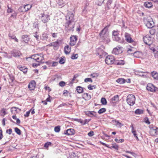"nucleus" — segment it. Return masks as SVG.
Wrapping results in <instances>:
<instances>
[{"mask_svg": "<svg viewBox=\"0 0 158 158\" xmlns=\"http://www.w3.org/2000/svg\"><path fill=\"white\" fill-rule=\"evenodd\" d=\"M84 81L85 82H93V81H92V80L90 78H86L84 80Z\"/></svg>", "mask_w": 158, "mask_h": 158, "instance_id": "51", "label": "nucleus"}, {"mask_svg": "<svg viewBox=\"0 0 158 158\" xmlns=\"http://www.w3.org/2000/svg\"><path fill=\"white\" fill-rule=\"evenodd\" d=\"M98 74L94 73L90 74V76L91 77L93 78H94L98 77Z\"/></svg>", "mask_w": 158, "mask_h": 158, "instance_id": "45", "label": "nucleus"}, {"mask_svg": "<svg viewBox=\"0 0 158 158\" xmlns=\"http://www.w3.org/2000/svg\"><path fill=\"white\" fill-rule=\"evenodd\" d=\"M134 48L133 47L132 48H131H131H128V50H127L128 53L129 54H133V52H135L134 50Z\"/></svg>", "mask_w": 158, "mask_h": 158, "instance_id": "38", "label": "nucleus"}, {"mask_svg": "<svg viewBox=\"0 0 158 158\" xmlns=\"http://www.w3.org/2000/svg\"><path fill=\"white\" fill-rule=\"evenodd\" d=\"M51 144V143L50 142H48L45 143L44 145V147L47 148Z\"/></svg>", "mask_w": 158, "mask_h": 158, "instance_id": "53", "label": "nucleus"}, {"mask_svg": "<svg viewBox=\"0 0 158 158\" xmlns=\"http://www.w3.org/2000/svg\"><path fill=\"white\" fill-rule=\"evenodd\" d=\"M74 130L73 129L70 128L69 129L64 131V134L68 135H73L74 133Z\"/></svg>", "mask_w": 158, "mask_h": 158, "instance_id": "14", "label": "nucleus"}, {"mask_svg": "<svg viewBox=\"0 0 158 158\" xmlns=\"http://www.w3.org/2000/svg\"><path fill=\"white\" fill-rule=\"evenodd\" d=\"M65 60L64 57V58H63L62 57H60V60L59 61V63L61 64H64L65 63Z\"/></svg>", "mask_w": 158, "mask_h": 158, "instance_id": "42", "label": "nucleus"}, {"mask_svg": "<svg viewBox=\"0 0 158 158\" xmlns=\"http://www.w3.org/2000/svg\"><path fill=\"white\" fill-rule=\"evenodd\" d=\"M116 125L117 126H118L120 127H121V126L123 125V124H122L121 123L119 122L117 120H115L114 121Z\"/></svg>", "mask_w": 158, "mask_h": 158, "instance_id": "37", "label": "nucleus"}, {"mask_svg": "<svg viewBox=\"0 0 158 158\" xmlns=\"http://www.w3.org/2000/svg\"><path fill=\"white\" fill-rule=\"evenodd\" d=\"M106 111V108H103L100 109L98 111V113L100 114H102L105 112Z\"/></svg>", "mask_w": 158, "mask_h": 158, "instance_id": "39", "label": "nucleus"}, {"mask_svg": "<svg viewBox=\"0 0 158 158\" xmlns=\"http://www.w3.org/2000/svg\"><path fill=\"white\" fill-rule=\"evenodd\" d=\"M76 90L79 94L81 93L83 91V89L82 87L80 86H78L76 87Z\"/></svg>", "mask_w": 158, "mask_h": 158, "instance_id": "26", "label": "nucleus"}, {"mask_svg": "<svg viewBox=\"0 0 158 158\" xmlns=\"http://www.w3.org/2000/svg\"><path fill=\"white\" fill-rule=\"evenodd\" d=\"M145 44L148 45H150L152 44L153 40H143Z\"/></svg>", "mask_w": 158, "mask_h": 158, "instance_id": "35", "label": "nucleus"}, {"mask_svg": "<svg viewBox=\"0 0 158 158\" xmlns=\"http://www.w3.org/2000/svg\"><path fill=\"white\" fill-rule=\"evenodd\" d=\"M84 96L87 100H89L91 98L90 95L88 94V93H84Z\"/></svg>", "mask_w": 158, "mask_h": 158, "instance_id": "46", "label": "nucleus"}, {"mask_svg": "<svg viewBox=\"0 0 158 158\" xmlns=\"http://www.w3.org/2000/svg\"><path fill=\"white\" fill-rule=\"evenodd\" d=\"M70 40H77V36L76 35H72L70 37Z\"/></svg>", "mask_w": 158, "mask_h": 158, "instance_id": "59", "label": "nucleus"}, {"mask_svg": "<svg viewBox=\"0 0 158 158\" xmlns=\"http://www.w3.org/2000/svg\"><path fill=\"white\" fill-rule=\"evenodd\" d=\"M57 2L58 5L61 7H63L65 5L63 0H58Z\"/></svg>", "mask_w": 158, "mask_h": 158, "instance_id": "25", "label": "nucleus"}, {"mask_svg": "<svg viewBox=\"0 0 158 158\" xmlns=\"http://www.w3.org/2000/svg\"><path fill=\"white\" fill-rule=\"evenodd\" d=\"M146 26L148 28H151L153 27V22H148L146 24Z\"/></svg>", "mask_w": 158, "mask_h": 158, "instance_id": "28", "label": "nucleus"}, {"mask_svg": "<svg viewBox=\"0 0 158 158\" xmlns=\"http://www.w3.org/2000/svg\"><path fill=\"white\" fill-rule=\"evenodd\" d=\"M59 42L58 40L55 42L51 43L49 44V45L50 46H53L54 47H57L59 46Z\"/></svg>", "mask_w": 158, "mask_h": 158, "instance_id": "24", "label": "nucleus"}, {"mask_svg": "<svg viewBox=\"0 0 158 158\" xmlns=\"http://www.w3.org/2000/svg\"><path fill=\"white\" fill-rule=\"evenodd\" d=\"M60 130V126H56L54 128V131L56 132H59Z\"/></svg>", "mask_w": 158, "mask_h": 158, "instance_id": "41", "label": "nucleus"}, {"mask_svg": "<svg viewBox=\"0 0 158 158\" xmlns=\"http://www.w3.org/2000/svg\"><path fill=\"white\" fill-rule=\"evenodd\" d=\"M90 119L88 120L87 119H85L83 121V125H85L88 123L90 120Z\"/></svg>", "mask_w": 158, "mask_h": 158, "instance_id": "60", "label": "nucleus"}, {"mask_svg": "<svg viewBox=\"0 0 158 158\" xmlns=\"http://www.w3.org/2000/svg\"><path fill=\"white\" fill-rule=\"evenodd\" d=\"M123 49L122 47H117L113 49L112 53L115 55H118L123 52Z\"/></svg>", "mask_w": 158, "mask_h": 158, "instance_id": "7", "label": "nucleus"}, {"mask_svg": "<svg viewBox=\"0 0 158 158\" xmlns=\"http://www.w3.org/2000/svg\"><path fill=\"white\" fill-rule=\"evenodd\" d=\"M1 112L3 114H2L1 115L2 116H4L6 114V109H2L1 111Z\"/></svg>", "mask_w": 158, "mask_h": 158, "instance_id": "55", "label": "nucleus"}, {"mask_svg": "<svg viewBox=\"0 0 158 158\" xmlns=\"http://www.w3.org/2000/svg\"><path fill=\"white\" fill-rule=\"evenodd\" d=\"M111 100L113 103H116L118 102L119 100V96L118 95L114 96L112 98Z\"/></svg>", "mask_w": 158, "mask_h": 158, "instance_id": "23", "label": "nucleus"}, {"mask_svg": "<svg viewBox=\"0 0 158 158\" xmlns=\"http://www.w3.org/2000/svg\"><path fill=\"white\" fill-rule=\"evenodd\" d=\"M77 40H70V45L71 46H74L76 43Z\"/></svg>", "mask_w": 158, "mask_h": 158, "instance_id": "48", "label": "nucleus"}, {"mask_svg": "<svg viewBox=\"0 0 158 158\" xmlns=\"http://www.w3.org/2000/svg\"><path fill=\"white\" fill-rule=\"evenodd\" d=\"M40 16L41 21L44 23H47L50 20L49 16L44 13L40 14Z\"/></svg>", "mask_w": 158, "mask_h": 158, "instance_id": "6", "label": "nucleus"}, {"mask_svg": "<svg viewBox=\"0 0 158 158\" xmlns=\"http://www.w3.org/2000/svg\"><path fill=\"white\" fill-rule=\"evenodd\" d=\"M116 81L120 84H123L125 82V80L123 78H119L116 80Z\"/></svg>", "mask_w": 158, "mask_h": 158, "instance_id": "29", "label": "nucleus"}, {"mask_svg": "<svg viewBox=\"0 0 158 158\" xmlns=\"http://www.w3.org/2000/svg\"><path fill=\"white\" fill-rule=\"evenodd\" d=\"M135 101V97L134 95L129 94L127 97V102L130 106H132L134 104Z\"/></svg>", "mask_w": 158, "mask_h": 158, "instance_id": "3", "label": "nucleus"}, {"mask_svg": "<svg viewBox=\"0 0 158 158\" xmlns=\"http://www.w3.org/2000/svg\"><path fill=\"white\" fill-rule=\"evenodd\" d=\"M101 102L102 104L103 105H106L107 104V101L105 98H102L101 99Z\"/></svg>", "mask_w": 158, "mask_h": 158, "instance_id": "40", "label": "nucleus"}, {"mask_svg": "<svg viewBox=\"0 0 158 158\" xmlns=\"http://www.w3.org/2000/svg\"><path fill=\"white\" fill-rule=\"evenodd\" d=\"M58 34L57 33H53L52 34V36L53 38H56L57 36V35Z\"/></svg>", "mask_w": 158, "mask_h": 158, "instance_id": "64", "label": "nucleus"}, {"mask_svg": "<svg viewBox=\"0 0 158 158\" xmlns=\"http://www.w3.org/2000/svg\"><path fill=\"white\" fill-rule=\"evenodd\" d=\"M85 112L86 115L89 117L92 118L97 117V113L95 111L88 110L85 111Z\"/></svg>", "mask_w": 158, "mask_h": 158, "instance_id": "9", "label": "nucleus"}, {"mask_svg": "<svg viewBox=\"0 0 158 158\" xmlns=\"http://www.w3.org/2000/svg\"><path fill=\"white\" fill-rule=\"evenodd\" d=\"M104 49V47L103 45L101 46V48H98L96 49V52L97 54L100 56V57L102 58L103 56H105L106 53L103 50Z\"/></svg>", "mask_w": 158, "mask_h": 158, "instance_id": "5", "label": "nucleus"}, {"mask_svg": "<svg viewBox=\"0 0 158 158\" xmlns=\"http://www.w3.org/2000/svg\"><path fill=\"white\" fill-rule=\"evenodd\" d=\"M119 31L118 30H113L112 32V36L113 39L115 40H120V38L119 37Z\"/></svg>", "mask_w": 158, "mask_h": 158, "instance_id": "11", "label": "nucleus"}, {"mask_svg": "<svg viewBox=\"0 0 158 158\" xmlns=\"http://www.w3.org/2000/svg\"><path fill=\"white\" fill-rule=\"evenodd\" d=\"M152 76L154 79L158 80V73L155 71H153L151 73Z\"/></svg>", "mask_w": 158, "mask_h": 158, "instance_id": "20", "label": "nucleus"}, {"mask_svg": "<svg viewBox=\"0 0 158 158\" xmlns=\"http://www.w3.org/2000/svg\"><path fill=\"white\" fill-rule=\"evenodd\" d=\"M9 79L11 82H13L14 79L15 77L12 74H9Z\"/></svg>", "mask_w": 158, "mask_h": 158, "instance_id": "47", "label": "nucleus"}, {"mask_svg": "<svg viewBox=\"0 0 158 158\" xmlns=\"http://www.w3.org/2000/svg\"><path fill=\"white\" fill-rule=\"evenodd\" d=\"M115 59L112 55H108L106 57L105 59L106 63L108 65H111L114 63Z\"/></svg>", "mask_w": 158, "mask_h": 158, "instance_id": "4", "label": "nucleus"}, {"mask_svg": "<svg viewBox=\"0 0 158 158\" xmlns=\"http://www.w3.org/2000/svg\"><path fill=\"white\" fill-rule=\"evenodd\" d=\"M145 72H143L141 71H140L139 70H135V74L136 75L141 76V77H143L145 76L143 74V73H145Z\"/></svg>", "mask_w": 158, "mask_h": 158, "instance_id": "18", "label": "nucleus"}, {"mask_svg": "<svg viewBox=\"0 0 158 158\" xmlns=\"http://www.w3.org/2000/svg\"><path fill=\"white\" fill-rule=\"evenodd\" d=\"M31 6L30 4H27L25 5L24 6V8L25 11H27L30 9Z\"/></svg>", "mask_w": 158, "mask_h": 158, "instance_id": "36", "label": "nucleus"}, {"mask_svg": "<svg viewBox=\"0 0 158 158\" xmlns=\"http://www.w3.org/2000/svg\"><path fill=\"white\" fill-rule=\"evenodd\" d=\"M78 57V55L77 54H73L71 56V58L73 60L76 59Z\"/></svg>", "mask_w": 158, "mask_h": 158, "instance_id": "49", "label": "nucleus"}, {"mask_svg": "<svg viewBox=\"0 0 158 158\" xmlns=\"http://www.w3.org/2000/svg\"><path fill=\"white\" fill-rule=\"evenodd\" d=\"M69 158H78V157L75 153L72 152L70 154Z\"/></svg>", "mask_w": 158, "mask_h": 158, "instance_id": "31", "label": "nucleus"}, {"mask_svg": "<svg viewBox=\"0 0 158 158\" xmlns=\"http://www.w3.org/2000/svg\"><path fill=\"white\" fill-rule=\"evenodd\" d=\"M150 134L152 136H156L158 134V127H154L151 128L150 131Z\"/></svg>", "mask_w": 158, "mask_h": 158, "instance_id": "8", "label": "nucleus"}, {"mask_svg": "<svg viewBox=\"0 0 158 158\" xmlns=\"http://www.w3.org/2000/svg\"><path fill=\"white\" fill-rule=\"evenodd\" d=\"M88 135L89 136L91 137L94 135V132L93 131H91L88 133Z\"/></svg>", "mask_w": 158, "mask_h": 158, "instance_id": "58", "label": "nucleus"}, {"mask_svg": "<svg viewBox=\"0 0 158 158\" xmlns=\"http://www.w3.org/2000/svg\"><path fill=\"white\" fill-rule=\"evenodd\" d=\"M35 82L34 81H31L28 85V88L30 90L35 89Z\"/></svg>", "mask_w": 158, "mask_h": 158, "instance_id": "13", "label": "nucleus"}, {"mask_svg": "<svg viewBox=\"0 0 158 158\" xmlns=\"http://www.w3.org/2000/svg\"><path fill=\"white\" fill-rule=\"evenodd\" d=\"M12 132V130L11 129H7L6 131V132L8 133L9 135Z\"/></svg>", "mask_w": 158, "mask_h": 158, "instance_id": "63", "label": "nucleus"}, {"mask_svg": "<svg viewBox=\"0 0 158 158\" xmlns=\"http://www.w3.org/2000/svg\"><path fill=\"white\" fill-rule=\"evenodd\" d=\"M111 148L115 149L118 150V145H113L111 146Z\"/></svg>", "mask_w": 158, "mask_h": 158, "instance_id": "62", "label": "nucleus"}, {"mask_svg": "<svg viewBox=\"0 0 158 158\" xmlns=\"http://www.w3.org/2000/svg\"><path fill=\"white\" fill-rule=\"evenodd\" d=\"M146 89L149 91L154 92L157 89V88L155 87L153 84L148 83L147 85Z\"/></svg>", "mask_w": 158, "mask_h": 158, "instance_id": "10", "label": "nucleus"}, {"mask_svg": "<svg viewBox=\"0 0 158 158\" xmlns=\"http://www.w3.org/2000/svg\"><path fill=\"white\" fill-rule=\"evenodd\" d=\"M11 54L13 56L15 57H19L21 54L19 51L16 50H14Z\"/></svg>", "mask_w": 158, "mask_h": 158, "instance_id": "15", "label": "nucleus"}, {"mask_svg": "<svg viewBox=\"0 0 158 158\" xmlns=\"http://www.w3.org/2000/svg\"><path fill=\"white\" fill-rule=\"evenodd\" d=\"M31 109L29 111H27L26 114L24 115V116L25 117H28L29 115V114L31 112Z\"/></svg>", "mask_w": 158, "mask_h": 158, "instance_id": "56", "label": "nucleus"}, {"mask_svg": "<svg viewBox=\"0 0 158 158\" xmlns=\"http://www.w3.org/2000/svg\"><path fill=\"white\" fill-rule=\"evenodd\" d=\"M150 49L152 50L155 53L154 56L156 58H158V51L156 50L153 48H150Z\"/></svg>", "mask_w": 158, "mask_h": 158, "instance_id": "32", "label": "nucleus"}, {"mask_svg": "<svg viewBox=\"0 0 158 158\" xmlns=\"http://www.w3.org/2000/svg\"><path fill=\"white\" fill-rule=\"evenodd\" d=\"M75 120L81 123L82 125H83V120L81 119H75Z\"/></svg>", "mask_w": 158, "mask_h": 158, "instance_id": "50", "label": "nucleus"}, {"mask_svg": "<svg viewBox=\"0 0 158 158\" xmlns=\"http://www.w3.org/2000/svg\"><path fill=\"white\" fill-rule=\"evenodd\" d=\"M33 35L37 40L38 39L39 35L37 32L34 33Z\"/></svg>", "mask_w": 158, "mask_h": 158, "instance_id": "57", "label": "nucleus"}, {"mask_svg": "<svg viewBox=\"0 0 158 158\" xmlns=\"http://www.w3.org/2000/svg\"><path fill=\"white\" fill-rule=\"evenodd\" d=\"M15 132L19 135H20L21 134V131L18 128L16 127L15 128Z\"/></svg>", "mask_w": 158, "mask_h": 158, "instance_id": "43", "label": "nucleus"}, {"mask_svg": "<svg viewBox=\"0 0 158 158\" xmlns=\"http://www.w3.org/2000/svg\"><path fill=\"white\" fill-rule=\"evenodd\" d=\"M104 0H98V4L101 6L103 3Z\"/></svg>", "mask_w": 158, "mask_h": 158, "instance_id": "52", "label": "nucleus"}, {"mask_svg": "<svg viewBox=\"0 0 158 158\" xmlns=\"http://www.w3.org/2000/svg\"><path fill=\"white\" fill-rule=\"evenodd\" d=\"M145 122L146 123H147L148 124H149L150 123V122L149 121V120L147 117L145 118Z\"/></svg>", "mask_w": 158, "mask_h": 158, "instance_id": "61", "label": "nucleus"}, {"mask_svg": "<svg viewBox=\"0 0 158 158\" xmlns=\"http://www.w3.org/2000/svg\"><path fill=\"white\" fill-rule=\"evenodd\" d=\"M150 32L151 35H150L148 34L146 35L145 36L143 37V40H145L146 39L149 40L148 39L152 38V36H153V33L152 34L151 31H150Z\"/></svg>", "mask_w": 158, "mask_h": 158, "instance_id": "27", "label": "nucleus"}, {"mask_svg": "<svg viewBox=\"0 0 158 158\" xmlns=\"http://www.w3.org/2000/svg\"><path fill=\"white\" fill-rule=\"evenodd\" d=\"M39 55L38 54H35L33 55L31 57V58L35 60L37 62H41L42 60L43 57L41 56L39 57Z\"/></svg>", "mask_w": 158, "mask_h": 158, "instance_id": "12", "label": "nucleus"}, {"mask_svg": "<svg viewBox=\"0 0 158 158\" xmlns=\"http://www.w3.org/2000/svg\"><path fill=\"white\" fill-rule=\"evenodd\" d=\"M17 68L19 69L20 71H23L24 74H25L27 72V68L26 67H22L20 65H19L18 66Z\"/></svg>", "mask_w": 158, "mask_h": 158, "instance_id": "16", "label": "nucleus"}, {"mask_svg": "<svg viewBox=\"0 0 158 158\" xmlns=\"http://www.w3.org/2000/svg\"><path fill=\"white\" fill-rule=\"evenodd\" d=\"M134 56L136 57H139V56L140 52L139 51H135L133 52Z\"/></svg>", "mask_w": 158, "mask_h": 158, "instance_id": "34", "label": "nucleus"}, {"mask_svg": "<svg viewBox=\"0 0 158 158\" xmlns=\"http://www.w3.org/2000/svg\"><path fill=\"white\" fill-rule=\"evenodd\" d=\"M144 6L146 8H151L152 6V4L151 2H146L144 3Z\"/></svg>", "mask_w": 158, "mask_h": 158, "instance_id": "19", "label": "nucleus"}, {"mask_svg": "<svg viewBox=\"0 0 158 158\" xmlns=\"http://www.w3.org/2000/svg\"><path fill=\"white\" fill-rule=\"evenodd\" d=\"M143 113V110H142L137 109L135 111V113L136 114H142Z\"/></svg>", "mask_w": 158, "mask_h": 158, "instance_id": "33", "label": "nucleus"}, {"mask_svg": "<svg viewBox=\"0 0 158 158\" xmlns=\"http://www.w3.org/2000/svg\"><path fill=\"white\" fill-rule=\"evenodd\" d=\"M124 61L123 60H115L114 64L117 65H123L124 64Z\"/></svg>", "mask_w": 158, "mask_h": 158, "instance_id": "21", "label": "nucleus"}, {"mask_svg": "<svg viewBox=\"0 0 158 158\" xmlns=\"http://www.w3.org/2000/svg\"><path fill=\"white\" fill-rule=\"evenodd\" d=\"M110 26V24L107 25L101 31L99 34L101 39L105 40L107 38L109 35L108 31Z\"/></svg>", "mask_w": 158, "mask_h": 158, "instance_id": "2", "label": "nucleus"}, {"mask_svg": "<svg viewBox=\"0 0 158 158\" xmlns=\"http://www.w3.org/2000/svg\"><path fill=\"white\" fill-rule=\"evenodd\" d=\"M125 40H132L131 35L128 33L126 32L125 33Z\"/></svg>", "mask_w": 158, "mask_h": 158, "instance_id": "30", "label": "nucleus"}, {"mask_svg": "<svg viewBox=\"0 0 158 158\" xmlns=\"http://www.w3.org/2000/svg\"><path fill=\"white\" fill-rule=\"evenodd\" d=\"M65 85V83L63 81H61L59 83V85L61 87L64 86Z\"/></svg>", "mask_w": 158, "mask_h": 158, "instance_id": "54", "label": "nucleus"}, {"mask_svg": "<svg viewBox=\"0 0 158 158\" xmlns=\"http://www.w3.org/2000/svg\"><path fill=\"white\" fill-rule=\"evenodd\" d=\"M88 88L90 90H93L96 88V86L95 85H89L88 86Z\"/></svg>", "mask_w": 158, "mask_h": 158, "instance_id": "44", "label": "nucleus"}, {"mask_svg": "<svg viewBox=\"0 0 158 158\" xmlns=\"http://www.w3.org/2000/svg\"><path fill=\"white\" fill-rule=\"evenodd\" d=\"M64 51L66 55L69 54L71 52V48H69V46L67 45L64 47Z\"/></svg>", "mask_w": 158, "mask_h": 158, "instance_id": "17", "label": "nucleus"}, {"mask_svg": "<svg viewBox=\"0 0 158 158\" xmlns=\"http://www.w3.org/2000/svg\"><path fill=\"white\" fill-rule=\"evenodd\" d=\"M112 0H108L106 6V9L108 10L110 8V5L112 2Z\"/></svg>", "mask_w": 158, "mask_h": 158, "instance_id": "22", "label": "nucleus"}, {"mask_svg": "<svg viewBox=\"0 0 158 158\" xmlns=\"http://www.w3.org/2000/svg\"><path fill=\"white\" fill-rule=\"evenodd\" d=\"M66 22L65 27L67 30L73 31L74 27V15L71 12H69L66 16Z\"/></svg>", "mask_w": 158, "mask_h": 158, "instance_id": "1", "label": "nucleus"}]
</instances>
